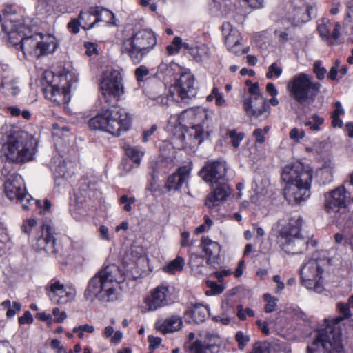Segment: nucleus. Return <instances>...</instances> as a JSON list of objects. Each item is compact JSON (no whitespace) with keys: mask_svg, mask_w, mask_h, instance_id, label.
I'll use <instances>...</instances> for the list:
<instances>
[{"mask_svg":"<svg viewBox=\"0 0 353 353\" xmlns=\"http://www.w3.org/2000/svg\"><path fill=\"white\" fill-rule=\"evenodd\" d=\"M125 280V274L119 266L107 265L94 274L88 282L84 291L86 301L101 303L114 302L118 299V285Z\"/></svg>","mask_w":353,"mask_h":353,"instance_id":"obj_1","label":"nucleus"},{"mask_svg":"<svg viewBox=\"0 0 353 353\" xmlns=\"http://www.w3.org/2000/svg\"><path fill=\"white\" fill-rule=\"evenodd\" d=\"M3 31L8 34L9 42L16 50L21 51L23 58L28 56L39 57L53 52L57 47L54 37H48L44 39L41 34L28 35L30 30L23 25L16 30H11L9 25L5 23Z\"/></svg>","mask_w":353,"mask_h":353,"instance_id":"obj_2","label":"nucleus"},{"mask_svg":"<svg viewBox=\"0 0 353 353\" xmlns=\"http://www.w3.org/2000/svg\"><path fill=\"white\" fill-rule=\"evenodd\" d=\"M212 112L208 111L203 108L197 107L183 111L179 115H172L168 121L167 128L174 133V130H181L183 123L185 119L192 125V135H194L199 143L209 137L213 129Z\"/></svg>","mask_w":353,"mask_h":353,"instance_id":"obj_3","label":"nucleus"},{"mask_svg":"<svg viewBox=\"0 0 353 353\" xmlns=\"http://www.w3.org/2000/svg\"><path fill=\"white\" fill-rule=\"evenodd\" d=\"M132 125V118L124 109L113 107L102 110L89 121L92 130H99L119 137L128 131Z\"/></svg>","mask_w":353,"mask_h":353,"instance_id":"obj_4","label":"nucleus"},{"mask_svg":"<svg viewBox=\"0 0 353 353\" xmlns=\"http://www.w3.org/2000/svg\"><path fill=\"white\" fill-rule=\"evenodd\" d=\"M345 353L342 339L341 325L327 323L320 329L310 345L307 347V353Z\"/></svg>","mask_w":353,"mask_h":353,"instance_id":"obj_5","label":"nucleus"},{"mask_svg":"<svg viewBox=\"0 0 353 353\" xmlns=\"http://www.w3.org/2000/svg\"><path fill=\"white\" fill-rule=\"evenodd\" d=\"M157 44L153 32L143 29L134 32L122 41L121 52L127 54L134 64H138Z\"/></svg>","mask_w":353,"mask_h":353,"instance_id":"obj_6","label":"nucleus"},{"mask_svg":"<svg viewBox=\"0 0 353 353\" xmlns=\"http://www.w3.org/2000/svg\"><path fill=\"white\" fill-rule=\"evenodd\" d=\"M321 88L320 83L314 81L312 77L304 72L293 76L287 85L290 97L302 105L313 102Z\"/></svg>","mask_w":353,"mask_h":353,"instance_id":"obj_7","label":"nucleus"},{"mask_svg":"<svg viewBox=\"0 0 353 353\" xmlns=\"http://www.w3.org/2000/svg\"><path fill=\"white\" fill-rule=\"evenodd\" d=\"M34 141L26 132H17L8 139L3 145V152L12 162H25L33 158L35 154Z\"/></svg>","mask_w":353,"mask_h":353,"instance_id":"obj_8","label":"nucleus"},{"mask_svg":"<svg viewBox=\"0 0 353 353\" xmlns=\"http://www.w3.org/2000/svg\"><path fill=\"white\" fill-rule=\"evenodd\" d=\"M4 193L10 200H15L21 204L25 210H29L34 203L41 209L42 203L39 200H34L26 192L23 179L20 175L12 174L4 183Z\"/></svg>","mask_w":353,"mask_h":353,"instance_id":"obj_9","label":"nucleus"},{"mask_svg":"<svg viewBox=\"0 0 353 353\" xmlns=\"http://www.w3.org/2000/svg\"><path fill=\"white\" fill-rule=\"evenodd\" d=\"M100 89L106 103H111L113 99L119 100L124 93V84L121 72L116 69L104 71L101 77Z\"/></svg>","mask_w":353,"mask_h":353,"instance_id":"obj_10","label":"nucleus"},{"mask_svg":"<svg viewBox=\"0 0 353 353\" xmlns=\"http://www.w3.org/2000/svg\"><path fill=\"white\" fill-rule=\"evenodd\" d=\"M324 260L310 259L303 264L300 270L301 284L307 289L321 293L323 290L322 282Z\"/></svg>","mask_w":353,"mask_h":353,"instance_id":"obj_11","label":"nucleus"},{"mask_svg":"<svg viewBox=\"0 0 353 353\" xmlns=\"http://www.w3.org/2000/svg\"><path fill=\"white\" fill-rule=\"evenodd\" d=\"M303 222V219L301 217L292 218L281 230L279 241L285 252L292 254L301 252L296 248V245L305 243V241L300 238Z\"/></svg>","mask_w":353,"mask_h":353,"instance_id":"obj_12","label":"nucleus"},{"mask_svg":"<svg viewBox=\"0 0 353 353\" xmlns=\"http://www.w3.org/2000/svg\"><path fill=\"white\" fill-rule=\"evenodd\" d=\"M196 95L194 78L190 72H183L170 89V97L177 102L188 104Z\"/></svg>","mask_w":353,"mask_h":353,"instance_id":"obj_13","label":"nucleus"},{"mask_svg":"<svg viewBox=\"0 0 353 353\" xmlns=\"http://www.w3.org/2000/svg\"><path fill=\"white\" fill-rule=\"evenodd\" d=\"M325 210L330 214H343L347 210L350 203V194L344 185H341L335 189L325 193Z\"/></svg>","mask_w":353,"mask_h":353,"instance_id":"obj_14","label":"nucleus"},{"mask_svg":"<svg viewBox=\"0 0 353 353\" xmlns=\"http://www.w3.org/2000/svg\"><path fill=\"white\" fill-rule=\"evenodd\" d=\"M171 295L168 285L157 286L144 298L141 307L142 312H154L168 305L171 301Z\"/></svg>","mask_w":353,"mask_h":353,"instance_id":"obj_15","label":"nucleus"},{"mask_svg":"<svg viewBox=\"0 0 353 353\" xmlns=\"http://www.w3.org/2000/svg\"><path fill=\"white\" fill-rule=\"evenodd\" d=\"M61 82V85L51 84L45 89L46 96L48 99L57 103H67L70 100V90L71 88L70 81L74 79V81L77 79L74 75L70 72H67L65 74L59 76L57 77Z\"/></svg>","mask_w":353,"mask_h":353,"instance_id":"obj_16","label":"nucleus"},{"mask_svg":"<svg viewBox=\"0 0 353 353\" xmlns=\"http://www.w3.org/2000/svg\"><path fill=\"white\" fill-rule=\"evenodd\" d=\"M281 179L286 185L312 181V171L305 170L299 162L290 163L283 168Z\"/></svg>","mask_w":353,"mask_h":353,"instance_id":"obj_17","label":"nucleus"},{"mask_svg":"<svg viewBox=\"0 0 353 353\" xmlns=\"http://www.w3.org/2000/svg\"><path fill=\"white\" fill-rule=\"evenodd\" d=\"M46 292L51 301L58 305H65L74 299V288L67 290L63 284L56 279L51 280L46 286Z\"/></svg>","mask_w":353,"mask_h":353,"instance_id":"obj_18","label":"nucleus"},{"mask_svg":"<svg viewBox=\"0 0 353 353\" xmlns=\"http://www.w3.org/2000/svg\"><path fill=\"white\" fill-rule=\"evenodd\" d=\"M243 110L246 114L254 119L268 118L270 114V106L268 99L263 96L255 98H248L243 101Z\"/></svg>","mask_w":353,"mask_h":353,"instance_id":"obj_19","label":"nucleus"},{"mask_svg":"<svg viewBox=\"0 0 353 353\" xmlns=\"http://www.w3.org/2000/svg\"><path fill=\"white\" fill-rule=\"evenodd\" d=\"M203 179L213 185L226 174V163L222 160L209 161L200 171Z\"/></svg>","mask_w":353,"mask_h":353,"instance_id":"obj_20","label":"nucleus"},{"mask_svg":"<svg viewBox=\"0 0 353 353\" xmlns=\"http://www.w3.org/2000/svg\"><path fill=\"white\" fill-rule=\"evenodd\" d=\"M311 183L307 181L286 185L284 188L285 199L292 205L300 204L306 201L310 196Z\"/></svg>","mask_w":353,"mask_h":353,"instance_id":"obj_21","label":"nucleus"},{"mask_svg":"<svg viewBox=\"0 0 353 353\" xmlns=\"http://www.w3.org/2000/svg\"><path fill=\"white\" fill-rule=\"evenodd\" d=\"M212 186V191L207 196L205 205L210 211L219 206L230 194L231 190L225 183H217Z\"/></svg>","mask_w":353,"mask_h":353,"instance_id":"obj_22","label":"nucleus"},{"mask_svg":"<svg viewBox=\"0 0 353 353\" xmlns=\"http://www.w3.org/2000/svg\"><path fill=\"white\" fill-rule=\"evenodd\" d=\"M42 234L39 236L34 245L39 252H45L48 254H55L57 252L56 240L52 232V228L48 225H43Z\"/></svg>","mask_w":353,"mask_h":353,"instance_id":"obj_23","label":"nucleus"},{"mask_svg":"<svg viewBox=\"0 0 353 353\" xmlns=\"http://www.w3.org/2000/svg\"><path fill=\"white\" fill-rule=\"evenodd\" d=\"M201 248L205 254L207 263L211 267L216 268V266L219 264L220 245L208 237H203Z\"/></svg>","mask_w":353,"mask_h":353,"instance_id":"obj_24","label":"nucleus"},{"mask_svg":"<svg viewBox=\"0 0 353 353\" xmlns=\"http://www.w3.org/2000/svg\"><path fill=\"white\" fill-rule=\"evenodd\" d=\"M190 173V168L188 166L179 168L175 173L168 177L165 188L169 191L179 190L182 185L188 180Z\"/></svg>","mask_w":353,"mask_h":353,"instance_id":"obj_25","label":"nucleus"},{"mask_svg":"<svg viewBox=\"0 0 353 353\" xmlns=\"http://www.w3.org/2000/svg\"><path fill=\"white\" fill-rule=\"evenodd\" d=\"M71 164V162H66L62 157L55 156L51 159L49 166L55 177L68 178L73 174L70 170Z\"/></svg>","mask_w":353,"mask_h":353,"instance_id":"obj_26","label":"nucleus"},{"mask_svg":"<svg viewBox=\"0 0 353 353\" xmlns=\"http://www.w3.org/2000/svg\"><path fill=\"white\" fill-rule=\"evenodd\" d=\"M183 325V320L178 315H172L163 321H157L155 327L157 330L165 334L179 331Z\"/></svg>","mask_w":353,"mask_h":353,"instance_id":"obj_27","label":"nucleus"},{"mask_svg":"<svg viewBox=\"0 0 353 353\" xmlns=\"http://www.w3.org/2000/svg\"><path fill=\"white\" fill-rule=\"evenodd\" d=\"M223 34L225 36V44L228 49L234 52H237L239 50L240 38L239 32L232 28L230 23L226 22L223 24Z\"/></svg>","mask_w":353,"mask_h":353,"instance_id":"obj_28","label":"nucleus"},{"mask_svg":"<svg viewBox=\"0 0 353 353\" xmlns=\"http://www.w3.org/2000/svg\"><path fill=\"white\" fill-rule=\"evenodd\" d=\"M208 315V309L201 304H196L185 312V319L188 323H199L203 322Z\"/></svg>","mask_w":353,"mask_h":353,"instance_id":"obj_29","label":"nucleus"},{"mask_svg":"<svg viewBox=\"0 0 353 353\" xmlns=\"http://www.w3.org/2000/svg\"><path fill=\"white\" fill-rule=\"evenodd\" d=\"M93 15L96 16L97 18L93 23L90 24L88 28H92L94 26L100 21L105 22L108 25L116 26L115 16L114 14L108 9L97 7L92 10Z\"/></svg>","mask_w":353,"mask_h":353,"instance_id":"obj_30","label":"nucleus"},{"mask_svg":"<svg viewBox=\"0 0 353 353\" xmlns=\"http://www.w3.org/2000/svg\"><path fill=\"white\" fill-rule=\"evenodd\" d=\"M172 166L173 162L171 159L159 157L157 161L151 163L150 168L152 170V178L154 179L159 174H165Z\"/></svg>","mask_w":353,"mask_h":353,"instance_id":"obj_31","label":"nucleus"},{"mask_svg":"<svg viewBox=\"0 0 353 353\" xmlns=\"http://www.w3.org/2000/svg\"><path fill=\"white\" fill-rule=\"evenodd\" d=\"M90 17V14L85 12L81 11L78 18L72 19L67 25V28L72 34H77L79 32V28L81 27L84 30H88L87 28L88 23L85 21V18Z\"/></svg>","mask_w":353,"mask_h":353,"instance_id":"obj_32","label":"nucleus"},{"mask_svg":"<svg viewBox=\"0 0 353 353\" xmlns=\"http://www.w3.org/2000/svg\"><path fill=\"white\" fill-rule=\"evenodd\" d=\"M352 305V303H350L348 301L347 303H338L336 305V308L339 310L341 316L335 318L332 321H330V324L332 325H341L340 323L344 320V319H348L352 317V314L350 311V305Z\"/></svg>","mask_w":353,"mask_h":353,"instance_id":"obj_33","label":"nucleus"},{"mask_svg":"<svg viewBox=\"0 0 353 353\" xmlns=\"http://www.w3.org/2000/svg\"><path fill=\"white\" fill-rule=\"evenodd\" d=\"M4 18V22H3L2 28L3 29V25L7 23L9 25L10 29L16 30L17 28L21 25L13 24L11 20H8V17L17 14V10L13 4L6 3L3 6L1 10Z\"/></svg>","mask_w":353,"mask_h":353,"instance_id":"obj_34","label":"nucleus"},{"mask_svg":"<svg viewBox=\"0 0 353 353\" xmlns=\"http://www.w3.org/2000/svg\"><path fill=\"white\" fill-rule=\"evenodd\" d=\"M1 88L6 94H11L12 96L17 95L20 92L17 82L14 79L8 81L3 79L1 82Z\"/></svg>","mask_w":353,"mask_h":353,"instance_id":"obj_35","label":"nucleus"},{"mask_svg":"<svg viewBox=\"0 0 353 353\" xmlns=\"http://www.w3.org/2000/svg\"><path fill=\"white\" fill-rule=\"evenodd\" d=\"M184 260L182 257L178 256L174 260L170 261L163 268L165 272L174 274L176 272L181 271L183 268Z\"/></svg>","mask_w":353,"mask_h":353,"instance_id":"obj_36","label":"nucleus"},{"mask_svg":"<svg viewBox=\"0 0 353 353\" xmlns=\"http://www.w3.org/2000/svg\"><path fill=\"white\" fill-rule=\"evenodd\" d=\"M197 61H201L209 57V48L205 45L196 46L192 50L191 54Z\"/></svg>","mask_w":353,"mask_h":353,"instance_id":"obj_37","label":"nucleus"},{"mask_svg":"<svg viewBox=\"0 0 353 353\" xmlns=\"http://www.w3.org/2000/svg\"><path fill=\"white\" fill-rule=\"evenodd\" d=\"M330 23V21L327 19H323L321 23L318 25V32L319 33L321 39L325 41L328 44V41H330V30L328 28V25Z\"/></svg>","mask_w":353,"mask_h":353,"instance_id":"obj_38","label":"nucleus"},{"mask_svg":"<svg viewBox=\"0 0 353 353\" xmlns=\"http://www.w3.org/2000/svg\"><path fill=\"white\" fill-rule=\"evenodd\" d=\"M127 156L134 163L139 164L144 153L137 147H128L125 150Z\"/></svg>","mask_w":353,"mask_h":353,"instance_id":"obj_39","label":"nucleus"},{"mask_svg":"<svg viewBox=\"0 0 353 353\" xmlns=\"http://www.w3.org/2000/svg\"><path fill=\"white\" fill-rule=\"evenodd\" d=\"M341 29V26L339 22L334 24V29L330 35V41H328V45H338L342 43V40L340 37Z\"/></svg>","mask_w":353,"mask_h":353,"instance_id":"obj_40","label":"nucleus"},{"mask_svg":"<svg viewBox=\"0 0 353 353\" xmlns=\"http://www.w3.org/2000/svg\"><path fill=\"white\" fill-rule=\"evenodd\" d=\"M312 121H305L303 124L313 131L320 130V125L324 122V119L319 115L314 114L312 117Z\"/></svg>","mask_w":353,"mask_h":353,"instance_id":"obj_41","label":"nucleus"},{"mask_svg":"<svg viewBox=\"0 0 353 353\" xmlns=\"http://www.w3.org/2000/svg\"><path fill=\"white\" fill-rule=\"evenodd\" d=\"M160 71L164 72L167 76H172L175 71L180 70L179 65L174 63L171 62L169 64L161 63L159 67Z\"/></svg>","mask_w":353,"mask_h":353,"instance_id":"obj_42","label":"nucleus"},{"mask_svg":"<svg viewBox=\"0 0 353 353\" xmlns=\"http://www.w3.org/2000/svg\"><path fill=\"white\" fill-rule=\"evenodd\" d=\"M282 68L276 62H274L270 65L268 72L266 74V77L268 79H272L274 77H279L282 74Z\"/></svg>","mask_w":353,"mask_h":353,"instance_id":"obj_43","label":"nucleus"},{"mask_svg":"<svg viewBox=\"0 0 353 353\" xmlns=\"http://www.w3.org/2000/svg\"><path fill=\"white\" fill-rule=\"evenodd\" d=\"M263 299L267 302L265 305V311L268 313L274 311L276 310L277 299L272 297L270 294H265Z\"/></svg>","mask_w":353,"mask_h":353,"instance_id":"obj_44","label":"nucleus"},{"mask_svg":"<svg viewBox=\"0 0 353 353\" xmlns=\"http://www.w3.org/2000/svg\"><path fill=\"white\" fill-rule=\"evenodd\" d=\"M235 339L238 343L239 350H243L247 343L250 341L249 335L245 334L243 332L239 331L235 335Z\"/></svg>","mask_w":353,"mask_h":353,"instance_id":"obj_45","label":"nucleus"},{"mask_svg":"<svg viewBox=\"0 0 353 353\" xmlns=\"http://www.w3.org/2000/svg\"><path fill=\"white\" fill-rule=\"evenodd\" d=\"M229 137L231 139L232 146L237 148L239 146L240 142L244 138V133L237 132L235 130H233L229 132Z\"/></svg>","mask_w":353,"mask_h":353,"instance_id":"obj_46","label":"nucleus"},{"mask_svg":"<svg viewBox=\"0 0 353 353\" xmlns=\"http://www.w3.org/2000/svg\"><path fill=\"white\" fill-rule=\"evenodd\" d=\"M305 11L306 13L301 17L303 22L308 21L312 18L316 17L317 9L315 5H307Z\"/></svg>","mask_w":353,"mask_h":353,"instance_id":"obj_47","label":"nucleus"},{"mask_svg":"<svg viewBox=\"0 0 353 353\" xmlns=\"http://www.w3.org/2000/svg\"><path fill=\"white\" fill-rule=\"evenodd\" d=\"M181 44H182V39L179 37H175L172 44L167 46L168 53L170 54L177 53L181 49Z\"/></svg>","mask_w":353,"mask_h":353,"instance_id":"obj_48","label":"nucleus"},{"mask_svg":"<svg viewBox=\"0 0 353 353\" xmlns=\"http://www.w3.org/2000/svg\"><path fill=\"white\" fill-rule=\"evenodd\" d=\"M236 316L241 320H245L246 316L252 317L254 316V312L250 308H243V305H239L237 306V314Z\"/></svg>","mask_w":353,"mask_h":353,"instance_id":"obj_49","label":"nucleus"},{"mask_svg":"<svg viewBox=\"0 0 353 353\" xmlns=\"http://www.w3.org/2000/svg\"><path fill=\"white\" fill-rule=\"evenodd\" d=\"M313 71L319 80H323L325 78V75L327 72L326 69L321 66V63L319 61L314 62Z\"/></svg>","mask_w":353,"mask_h":353,"instance_id":"obj_50","label":"nucleus"},{"mask_svg":"<svg viewBox=\"0 0 353 353\" xmlns=\"http://www.w3.org/2000/svg\"><path fill=\"white\" fill-rule=\"evenodd\" d=\"M270 346L266 343H256L250 353H270Z\"/></svg>","mask_w":353,"mask_h":353,"instance_id":"obj_51","label":"nucleus"},{"mask_svg":"<svg viewBox=\"0 0 353 353\" xmlns=\"http://www.w3.org/2000/svg\"><path fill=\"white\" fill-rule=\"evenodd\" d=\"M36 8L41 14L50 12L51 8L50 0H38Z\"/></svg>","mask_w":353,"mask_h":353,"instance_id":"obj_52","label":"nucleus"},{"mask_svg":"<svg viewBox=\"0 0 353 353\" xmlns=\"http://www.w3.org/2000/svg\"><path fill=\"white\" fill-rule=\"evenodd\" d=\"M289 137L291 139L294 140V141L299 142L305 137V132L301 129L294 128L290 130L289 133Z\"/></svg>","mask_w":353,"mask_h":353,"instance_id":"obj_53","label":"nucleus"},{"mask_svg":"<svg viewBox=\"0 0 353 353\" xmlns=\"http://www.w3.org/2000/svg\"><path fill=\"white\" fill-rule=\"evenodd\" d=\"M149 74V70L145 65H140L135 70V75L139 82L143 80V77Z\"/></svg>","mask_w":353,"mask_h":353,"instance_id":"obj_54","label":"nucleus"},{"mask_svg":"<svg viewBox=\"0 0 353 353\" xmlns=\"http://www.w3.org/2000/svg\"><path fill=\"white\" fill-rule=\"evenodd\" d=\"M36 225L37 221L34 219H30L23 222L21 225V230L24 233L28 234Z\"/></svg>","mask_w":353,"mask_h":353,"instance_id":"obj_55","label":"nucleus"},{"mask_svg":"<svg viewBox=\"0 0 353 353\" xmlns=\"http://www.w3.org/2000/svg\"><path fill=\"white\" fill-rule=\"evenodd\" d=\"M208 286L210 288L212 291V294H219L222 293L224 290V287L221 284H218L214 281H208Z\"/></svg>","mask_w":353,"mask_h":353,"instance_id":"obj_56","label":"nucleus"},{"mask_svg":"<svg viewBox=\"0 0 353 353\" xmlns=\"http://www.w3.org/2000/svg\"><path fill=\"white\" fill-rule=\"evenodd\" d=\"M135 199L134 197L129 198L127 195H123L120 198V202L125 203L124 210L130 212L132 210L131 204L134 203Z\"/></svg>","mask_w":353,"mask_h":353,"instance_id":"obj_57","label":"nucleus"},{"mask_svg":"<svg viewBox=\"0 0 353 353\" xmlns=\"http://www.w3.org/2000/svg\"><path fill=\"white\" fill-rule=\"evenodd\" d=\"M52 314L55 316L54 321L57 323H62L68 316L65 312H61L57 307L52 310Z\"/></svg>","mask_w":353,"mask_h":353,"instance_id":"obj_58","label":"nucleus"},{"mask_svg":"<svg viewBox=\"0 0 353 353\" xmlns=\"http://www.w3.org/2000/svg\"><path fill=\"white\" fill-rule=\"evenodd\" d=\"M207 350L199 341H196L191 347L192 353H206Z\"/></svg>","mask_w":353,"mask_h":353,"instance_id":"obj_59","label":"nucleus"},{"mask_svg":"<svg viewBox=\"0 0 353 353\" xmlns=\"http://www.w3.org/2000/svg\"><path fill=\"white\" fill-rule=\"evenodd\" d=\"M213 94L216 99V105L218 106H223L225 104V100L221 93L219 92L217 88H213Z\"/></svg>","mask_w":353,"mask_h":353,"instance_id":"obj_60","label":"nucleus"},{"mask_svg":"<svg viewBox=\"0 0 353 353\" xmlns=\"http://www.w3.org/2000/svg\"><path fill=\"white\" fill-rule=\"evenodd\" d=\"M248 92L250 94L249 98H255L258 96H263L260 92L259 85L258 83H254L248 89Z\"/></svg>","mask_w":353,"mask_h":353,"instance_id":"obj_61","label":"nucleus"},{"mask_svg":"<svg viewBox=\"0 0 353 353\" xmlns=\"http://www.w3.org/2000/svg\"><path fill=\"white\" fill-rule=\"evenodd\" d=\"M256 325L258 326V328L261 331V332L263 334L268 336L270 334L268 322L262 321L261 320H257Z\"/></svg>","mask_w":353,"mask_h":353,"instance_id":"obj_62","label":"nucleus"},{"mask_svg":"<svg viewBox=\"0 0 353 353\" xmlns=\"http://www.w3.org/2000/svg\"><path fill=\"white\" fill-rule=\"evenodd\" d=\"M264 132L262 129L258 128L253 132V136L256 139V141L259 143H263L265 141Z\"/></svg>","mask_w":353,"mask_h":353,"instance_id":"obj_63","label":"nucleus"},{"mask_svg":"<svg viewBox=\"0 0 353 353\" xmlns=\"http://www.w3.org/2000/svg\"><path fill=\"white\" fill-rule=\"evenodd\" d=\"M33 321V318L29 311L25 312L23 315L19 319L20 324L31 323Z\"/></svg>","mask_w":353,"mask_h":353,"instance_id":"obj_64","label":"nucleus"}]
</instances>
